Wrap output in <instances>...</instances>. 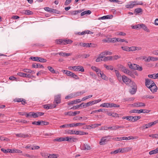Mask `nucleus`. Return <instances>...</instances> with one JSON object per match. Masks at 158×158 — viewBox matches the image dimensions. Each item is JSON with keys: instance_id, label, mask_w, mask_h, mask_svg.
I'll use <instances>...</instances> for the list:
<instances>
[{"instance_id": "f257e3e1", "label": "nucleus", "mask_w": 158, "mask_h": 158, "mask_svg": "<svg viewBox=\"0 0 158 158\" xmlns=\"http://www.w3.org/2000/svg\"><path fill=\"white\" fill-rule=\"evenodd\" d=\"M150 90L152 92H155L157 91V88L154 82L152 81L149 88Z\"/></svg>"}, {"instance_id": "f03ea898", "label": "nucleus", "mask_w": 158, "mask_h": 158, "mask_svg": "<svg viewBox=\"0 0 158 158\" xmlns=\"http://www.w3.org/2000/svg\"><path fill=\"white\" fill-rule=\"evenodd\" d=\"M122 80L123 82L127 85H129L131 82V80L125 75L122 76Z\"/></svg>"}, {"instance_id": "7ed1b4c3", "label": "nucleus", "mask_w": 158, "mask_h": 158, "mask_svg": "<svg viewBox=\"0 0 158 158\" xmlns=\"http://www.w3.org/2000/svg\"><path fill=\"white\" fill-rule=\"evenodd\" d=\"M61 101V96L60 95H57L55 96L53 103L56 105L60 103Z\"/></svg>"}, {"instance_id": "20e7f679", "label": "nucleus", "mask_w": 158, "mask_h": 158, "mask_svg": "<svg viewBox=\"0 0 158 158\" xmlns=\"http://www.w3.org/2000/svg\"><path fill=\"white\" fill-rule=\"evenodd\" d=\"M72 68L75 71H80L81 72H84V68L81 66H74Z\"/></svg>"}, {"instance_id": "39448f33", "label": "nucleus", "mask_w": 158, "mask_h": 158, "mask_svg": "<svg viewBox=\"0 0 158 158\" xmlns=\"http://www.w3.org/2000/svg\"><path fill=\"white\" fill-rule=\"evenodd\" d=\"M132 106L134 107H139L145 106L146 105L143 102H137L132 104Z\"/></svg>"}, {"instance_id": "423d86ee", "label": "nucleus", "mask_w": 158, "mask_h": 158, "mask_svg": "<svg viewBox=\"0 0 158 158\" xmlns=\"http://www.w3.org/2000/svg\"><path fill=\"white\" fill-rule=\"evenodd\" d=\"M58 54L60 56L63 57L65 56H71L72 55V53H66L65 52H58L57 53H56L55 55H57Z\"/></svg>"}, {"instance_id": "0eeeda50", "label": "nucleus", "mask_w": 158, "mask_h": 158, "mask_svg": "<svg viewBox=\"0 0 158 158\" xmlns=\"http://www.w3.org/2000/svg\"><path fill=\"white\" fill-rule=\"evenodd\" d=\"M123 127H124V126H121L115 125L112 127H108V128L110 129L111 130H116L118 128Z\"/></svg>"}, {"instance_id": "6e6552de", "label": "nucleus", "mask_w": 158, "mask_h": 158, "mask_svg": "<svg viewBox=\"0 0 158 158\" xmlns=\"http://www.w3.org/2000/svg\"><path fill=\"white\" fill-rule=\"evenodd\" d=\"M68 75H67L68 76H70L76 79H79V77L77 75L72 72L69 71V72H68Z\"/></svg>"}, {"instance_id": "1a4fd4ad", "label": "nucleus", "mask_w": 158, "mask_h": 158, "mask_svg": "<svg viewBox=\"0 0 158 158\" xmlns=\"http://www.w3.org/2000/svg\"><path fill=\"white\" fill-rule=\"evenodd\" d=\"M16 135L17 137H23V138L30 137L29 135H28L27 134H24L21 133H20L19 134H16Z\"/></svg>"}, {"instance_id": "9d476101", "label": "nucleus", "mask_w": 158, "mask_h": 158, "mask_svg": "<svg viewBox=\"0 0 158 158\" xmlns=\"http://www.w3.org/2000/svg\"><path fill=\"white\" fill-rule=\"evenodd\" d=\"M132 149L131 148L129 147L120 149V152H126L130 151L132 150Z\"/></svg>"}, {"instance_id": "9b49d317", "label": "nucleus", "mask_w": 158, "mask_h": 158, "mask_svg": "<svg viewBox=\"0 0 158 158\" xmlns=\"http://www.w3.org/2000/svg\"><path fill=\"white\" fill-rule=\"evenodd\" d=\"M138 26H140V28H142L145 31L148 32H150L147 26L144 24L143 23L138 24Z\"/></svg>"}, {"instance_id": "f8f14e48", "label": "nucleus", "mask_w": 158, "mask_h": 158, "mask_svg": "<svg viewBox=\"0 0 158 158\" xmlns=\"http://www.w3.org/2000/svg\"><path fill=\"white\" fill-rule=\"evenodd\" d=\"M134 3L133 2V1L130 2L129 4L125 5V7L128 9L132 8L135 6Z\"/></svg>"}, {"instance_id": "ddd939ff", "label": "nucleus", "mask_w": 158, "mask_h": 158, "mask_svg": "<svg viewBox=\"0 0 158 158\" xmlns=\"http://www.w3.org/2000/svg\"><path fill=\"white\" fill-rule=\"evenodd\" d=\"M142 48L140 47H138L135 46H132L129 47L130 51H134L136 50H140Z\"/></svg>"}, {"instance_id": "4468645a", "label": "nucleus", "mask_w": 158, "mask_h": 158, "mask_svg": "<svg viewBox=\"0 0 158 158\" xmlns=\"http://www.w3.org/2000/svg\"><path fill=\"white\" fill-rule=\"evenodd\" d=\"M152 81V80L151 79H146L145 80V85L147 86V87L149 89Z\"/></svg>"}, {"instance_id": "2eb2a0df", "label": "nucleus", "mask_w": 158, "mask_h": 158, "mask_svg": "<svg viewBox=\"0 0 158 158\" xmlns=\"http://www.w3.org/2000/svg\"><path fill=\"white\" fill-rule=\"evenodd\" d=\"M82 150H89L91 149V147L87 143H84L83 145Z\"/></svg>"}, {"instance_id": "dca6fc26", "label": "nucleus", "mask_w": 158, "mask_h": 158, "mask_svg": "<svg viewBox=\"0 0 158 158\" xmlns=\"http://www.w3.org/2000/svg\"><path fill=\"white\" fill-rule=\"evenodd\" d=\"M81 102V101L80 99H77L75 100H73L71 102H68V105H73L74 104H76Z\"/></svg>"}, {"instance_id": "f3484780", "label": "nucleus", "mask_w": 158, "mask_h": 158, "mask_svg": "<svg viewBox=\"0 0 158 158\" xmlns=\"http://www.w3.org/2000/svg\"><path fill=\"white\" fill-rule=\"evenodd\" d=\"M32 67L35 68H37L38 67L41 68H44V67L43 65H41L39 63H34L32 64Z\"/></svg>"}, {"instance_id": "a211bd4d", "label": "nucleus", "mask_w": 158, "mask_h": 158, "mask_svg": "<svg viewBox=\"0 0 158 158\" xmlns=\"http://www.w3.org/2000/svg\"><path fill=\"white\" fill-rule=\"evenodd\" d=\"M128 65L130 69L134 70L135 69L136 67L138 66V65L135 64H131V62L128 63Z\"/></svg>"}, {"instance_id": "6ab92c4d", "label": "nucleus", "mask_w": 158, "mask_h": 158, "mask_svg": "<svg viewBox=\"0 0 158 158\" xmlns=\"http://www.w3.org/2000/svg\"><path fill=\"white\" fill-rule=\"evenodd\" d=\"M143 109H140V110H136L134 109L132 110H130L129 111L130 113H137L139 114H140L142 113L143 112Z\"/></svg>"}, {"instance_id": "aec40b11", "label": "nucleus", "mask_w": 158, "mask_h": 158, "mask_svg": "<svg viewBox=\"0 0 158 158\" xmlns=\"http://www.w3.org/2000/svg\"><path fill=\"white\" fill-rule=\"evenodd\" d=\"M109 137V136H106L105 137H102L101 139V141L99 142V144L100 145H104L105 144V142L107 141L106 140V138Z\"/></svg>"}, {"instance_id": "412c9836", "label": "nucleus", "mask_w": 158, "mask_h": 158, "mask_svg": "<svg viewBox=\"0 0 158 158\" xmlns=\"http://www.w3.org/2000/svg\"><path fill=\"white\" fill-rule=\"evenodd\" d=\"M91 69L94 71H95L97 73L98 76H99V73L101 72V70L94 66H92Z\"/></svg>"}, {"instance_id": "4be33fe9", "label": "nucleus", "mask_w": 158, "mask_h": 158, "mask_svg": "<svg viewBox=\"0 0 158 158\" xmlns=\"http://www.w3.org/2000/svg\"><path fill=\"white\" fill-rule=\"evenodd\" d=\"M109 107H119L120 106L118 105L114 104L113 103H109Z\"/></svg>"}, {"instance_id": "5701e85b", "label": "nucleus", "mask_w": 158, "mask_h": 158, "mask_svg": "<svg viewBox=\"0 0 158 158\" xmlns=\"http://www.w3.org/2000/svg\"><path fill=\"white\" fill-rule=\"evenodd\" d=\"M113 17V16L112 15H107L106 16H102L101 18H100L99 19H107L111 18Z\"/></svg>"}, {"instance_id": "b1692460", "label": "nucleus", "mask_w": 158, "mask_h": 158, "mask_svg": "<svg viewBox=\"0 0 158 158\" xmlns=\"http://www.w3.org/2000/svg\"><path fill=\"white\" fill-rule=\"evenodd\" d=\"M158 153V148H156L154 150L150 151L149 153L150 155L156 154Z\"/></svg>"}, {"instance_id": "393cba45", "label": "nucleus", "mask_w": 158, "mask_h": 158, "mask_svg": "<svg viewBox=\"0 0 158 158\" xmlns=\"http://www.w3.org/2000/svg\"><path fill=\"white\" fill-rule=\"evenodd\" d=\"M113 59L112 56H109L107 57H104L103 56V61H107L110 60H112Z\"/></svg>"}, {"instance_id": "a878e982", "label": "nucleus", "mask_w": 158, "mask_h": 158, "mask_svg": "<svg viewBox=\"0 0 158 158\" xmlns=\"http://www.w3.org/2000/svg\"><path fill=\"white\" fill-rule=\"evenodd\" d=\"M63 44L66 45L67 44H71L73 42V41L70 40H63Z\"/></svg>"}, {"instance_id": "bb28decb", "label": "nucleus", "mask_w": 158, "mask_h": 158, "mask_svg": "<svg viewBox=\"0 0 158 158\" xmlns=\"http://www.w3.org/2000/svg\"><path fill=\"white\" fill-rule=\"evenodd\" d=\"M112 54V52H110L109 51H105L104 52H102L101 53V55L104 56L107 55H111Z\"/></svg>"}, {"instance_id": "cd10ccee", "label": "nucleus", "mask_w": 158, "mask_h": 158, "mask_svg": "<svg viewBox=\"0 0 158 158\" xmlns=\"http://www.w3.org/2000/svg\"><path fill=\"white\" fill-rule=\"evenodd\" d=\"M81 12V10H71L69 11V13L70 14L72 15H76L78 13H80Z\"/></svg>"}, {"instance_id": "c85d7f7f", "label": "nucleus", "mask_w": 158, "mask_h": 158, "mask_svg": "<svg viewBox=\"0 0 158 158\" xmlns=\"http://www.w3.org/2000/svg\"><path fill=\"white\" fill-rule=\"evenodd\" d=\"M119 139V140H129V139H128V138L126 137H117V138H113V139L115 140H117L116 139Z\"/></svg>"}, {"instance_id": "c756f323", "label": "nucleus", "mask_w": 158, "mask_h": 158, "mask_svg": "<svg viewBox=\"0 0 158 158\" xmlns=\"http://www.w3.org/2000/svg\"><path fill=\"white\" fill-rule=\"evenodd\" d=\"M78 140V139L74 137H70L69 138V142L70 143H73L76 142Z\"/></svg>"}, {"instance_id": "7c9ffc66", "label": "nucleus", "mask_w": 158, "mask_h": 158, "mask_svg": "<svg viewBox=\"0 0 158 158\" xmlns=\"http://www.w3.org/2000/svg\"><path fill=\"white\" fill-rule=\"evenodd\" d=\"M23 13L26 15H30L33 14L32 12L29 10H26L23 11Z\"/></svg>"}, {"instance_id": "2f4dec72", "label": "nucleus", "mask_w": 158, "mask_h": 158, "mask_svg": "<svg viewBox=\"0 0 158 158\" xmlns=\"http://www.w3.org/2000/svg\"><path fill=\"white\" fill-rule=\"evenodd\" d=\"M79 45L81 46L86 48L89 47L90 46L89 43H79Z\"/></svg>"}, {"instance_id": "473e14b6", "label": "nucleus", "mask_w": 158, "mask_h": 158, "mask_svg": "<svg viewBox=\"0 0 158 158\" xmlns=\"http://www.w3.org/2000/svg\"><path fill=\"white\" fill-rule=\"evenodd\" d=\"M150 123L147 124H145L143 125V126L140 127V128H142L143 130H144L145 129H147L148 127H149L151 126L150 124Z\"/></svg>"}, {"instance_id": "72a5a7b5", "label": "nucleus", "mask_w": 158, "mask_h": 158, "mask_svg": "<svg viewBox=\"0 0 158 158\" xmlns=\"http://www.w3.org/2000/svg\"><path fill=\"white\" fill-rule=\"evenodd\" d=\"M99 75H100L101 77L104 80H106L107 78L106 76L102 72H100L99 73Z\"/></svg>"}, {"instance_id": "f704fd0d", "label": "nucleus", "mask_w": 158, "mask_h": 158, "mask_svg": "<svg viewBox=\"0 0 158 158\" xmlns=\"http://www.w3.org/2000/svg\"><path fill=\"white\" fill-rule=\"evenodd\" d=\"M93 102L92 101H90L89 102H88L87 103H84V105H83V107H86L87 106H89L90 105H93Z\"/></svg>"}, {"instance_id": "c9c22d12", "label": "nucleus", "mask_w": 158, "mask_h": 158, "mask_svg": "<svg viewBox=\"0 0 158 158\" xmlns=\"http://www.w3.org/2000/svg\"><path fill=\"white\" fill-rule=\"evenodd\" d=\"M103 56L101 55V53L100 55V56L98 57L96 60V62H100L103 61Z\"/></svg>"}, {"instance_id": "e433bc0d", "label": "nucleus", "mask_w": 158, "mask_h": 158, "mask_svg": "<svg viewBox=\"0 0 158 158\" xmlns=\"http://www.w3.org/2000/svg\"><path fill=\"white\" fill-rule=\"evenodd\" d=\"M71 124H73V127H77L78 126H80L82 125H85V123H72Z\"/></svg>"}, {"instance_id": "4c0bfd02", "label": "nucleus", "mask_w": 158, "mask_h": 158, "mask_svg": "<svg viewBox=\"0 0 158 158\" xmlns=\"http://www.w3.org/2000/svg\"><path fill=\"white\" fill-rule=\"evenodd\" d=\"M75 131L67 130L65 131V133L67 134H75Z\"/></svg>"}, {"instance_id": "58836bf2", "label": "nucleus", "mask_w": 158, "mask_h": 158, "mask_svg": "<svg viewBox=\"0 0 158 158\" xmlns=\"http://www.w3.org/2000/svg\"><path fill=\"white\" fill-rule=\"evenodd\" d=\"M64 137H60L55 139H54V141H57L58 142L64 141Z\"/></svg>"}, {"instance_id": "ea45409f", "label": "nucleus", "mask_w": 158, "mask_h": 158, "mask_svg": "<svg viewBox=\"0 0 158 158\" xmlns=\"http://www.w3.org/2000/svg\"><path fill=\"white\" fill-rule=\"evenodd\" d=\"M104 66L108 70H112L114 69L113 67L111 65H107L106 64H104Z\"/></svg>"}, {"instance_id": "a19ab883", "label": "nucleus", "mask_w": 158, "mask_h": 158, "mask_svg": "<svg viewBox=\"0 0 158 158\" xmlns=\"http://www.w3.org/2000/svg\"><path fill=\"white\" fill-rule=\"evenodd\" d=\"M58 156V155L53 154L49 155L48 157V158H57Z\"/></svg>"}, {"instance_id": "79ce46f5", "label": "nucleus", "mask_w": 158, "mask_h": 158, "mask_svg": "<svg viewBox=\"0 0 158 158\" xmlns=\"http://www.w3.org/2000/svg\"><path fill=\"white\" fill-rule=\"evenodd\" d=\"M73 124H65L64 125H61L60 126V128H64V127H67L68 126H69L70 127H73Z\"/></svg>"}, {"instance_id": "37998d69", "label": "nucleus", "mask_w": 158, "mask_h": 158, "mask_svg": "<svg viewBox=\"0 0 158 158\" xmlns=\"http://www.w3.org/2000/svg\"><path fill=\"white\" fill-rule=\"evenodd\" d=\"M121 48L124 51L127 52H130L129 47L122 46L121 47Z\"/></svg>"}, {"instance_id": "c03bdc74", "label": "nucleus", "mask_w": 158, "mask_h": 158, "mask_svg": "<svg viewBox=\"0 0 158 158\" xmlns=\"http://www.w3.org/2000/svg\"><path fill=\"white\" fill-rule=\"evenodd\" d=\"M141 117L139 116H132V122H135L139 119Z\"/></svg>"}, {"instance_id": "a18cd8bd", "label": "nucleus", "mask_w": 158, "mask_h": 158, "mask_svg": "<svg viewBox=\"0 0 158 158\" xmlns=\"http://www.w3.org/2000/svg\"><path fill=\"white\" fill-rule=\"evenodd\" d=\"M84 134H85V132H84V131H75V134L76 135H84Z\"/></svg>"}, {"instance_id": "49530a36", "label": "nucleus", "mask_w": 158, "mask_h": 158, "mask_svg": "<svg viewBox=\"0 0 158 158\" xmlns=\"http://www.w3.org/2000/svg\"><path fill=\"white\" fill-rule=\"evenodd\" d=\"M90 55L89 54H83L81 55H79L78 56L79 57H82L83 58H86L89 56Z\"/></svg>"}, {"instance_id": "de8ad7c7", "label": "nucleus", "mask_w": 158, "mask_h": 158, "mask_svg": "<svg viewBox=\"0 0 158 158\" xmlns=\"http://www.w3.org/2000/svg\"><path fill=\"white\" fill-rule=\"evenodd\" d=\"M48 69L52 73H55V71L53 68L50 66H48Z\"/></svg>"}, {"instance_id": "09e8293b", "label": "nucleus", "mask_w": 158, "mask_h": 158, "mask_svg": "<svg viewBox=\"0 0 158 158\" xmlns=\"http://www.w3.org/2000/svg\"><path fill=\"white\" fill-rule=\"evenodd\" d=\"M38 61L40 62L45 63L47 61V60L46 59L42 58L39 57Z\"/></svg>"}, {"instance_id": "8fccbe9b", "label": "nucleus", "mask_w": 158, "mask_h": 158, "mask_svg": "<svg viewBox=\"0 0 158 158\" xmlns=\"http://www.w3.org/2000/svg\"><path fill=\"white\" fill-rule=\"evenodd\" d=\"M109 103H103L100 105V107H109V105H108Z\"/></svg>"}, {"instance_id": "3c124183", "label": "nucleus", "mask_w": 158, "mask_h": 158, "mask_svg": "<svg viewBox=\"0 0 158 158\" xmlns=\"http://www.w3.org/2000/svg\"><path fill=\"white\" fill-rule=\"evenodd\" d=\"M40 123L41 124L40 125L43 126V125H47L49 124V123L48 122L44 121H40Z\"/></svg>"}, {"instance_id": "603ef678", "label": "nucleus", "mask_w": 158, "mask_h": 158, "mask_svg": "<svg viewBox=\"0 0 158 158\" xmlns=\"http://www.w3.org/2000/svg\"><path fill=\"white\" fill-rule=\"evenodd\" d=\"M30 59L32 60L33 61H38L39 59V57H33L31 56Z\"/></svg>"}, {"instance_id": "864d4df0", "label": "nucleus", "mask_w": 158, "mask_h": 158, "mask_svg": "<svg viewBox=\"0 0 158 158\" xmlns=\"http://www.w3.org/2000/svg\"><path fill=\"white\" fill-rule=\"evenodd\" d=\"M63 40L61 39H60L59 40H56V43L58 44H63Z\"/></svg>"}, {"instance_id": "5fc2aeb1", "label": "nucleus", "mask_w": 158, "mask_h": 158, "mask_svg": "<svg viewBox=\"0 0 158 158\" xmlns=\"http://www.w3.org/2000/svg\"><path fill=\"white\" fill-rule=\"evenodd\" d=\"M136 88L135 87H133L132 88L131 90L130 91V92L131 94H134L136 92Z\"/></svg>"}, {"instance_id": "6e6d98bb", "label": "nucleus", "mask_w": 158, "mask_h": 158, "mask_svg": "<svg viewBox=\"0 0 158 158\" xmlns=\"http://www.w3.org/2000/svg\"><path fill=\"white\" fill-rule=\"evenodd\" d=\"M40 121H39L37 122L34 121L32 122V124L33 125H35L37 126H40Z\"/></svg>"}, {"instance_id": "4d7b16f0", "label": "nucleus", "mask_w": 158, "mask_h": 158, "mask_svg": "<svg viewBox=\"0 0 158 158\" xmlns=\"http://www.w3.org/2000/svg\"><path fill=\"white\" fill-rule=\"evenodd\" d=\"M17 75L20 77H26L25 75H26L25 73H24L22 72L18 73H17Z\"/></svg>"}, {"instance_id": "13d9d810", "label": "nucleus", "mask_w": 158, "mask_h": 158, "mask_svg": "<svg viewBox=\"0 0 158 158\" xmlns=\"http://www.w3.org/2000/svg\"><path fill=\"white\" fill-rule=\"evenodd\" d=\"M51 12L57 14H58L60 13L59 11H58L56 9H53L52 8Z\"/></svg>"}, {"instance_id": "bf43d9fd", "label": "nucleus", "mask_w": 158, "mask_h": 158, "mask_svg": "<svg viewBox=\"0 0 158 158\" xmlns=\"http://www.w3.org/2000/svg\"><path fill=\"white\" fill-rule=\"evenodd\" d=\"M22 151L16 149H13V153H22Z\"/></svg>"}, {"instance_id": "052dcab7", "label": "nucleus", "mask_w": 158, "mask_h": 158, "mask_svg": "<svg viewBox=\"0 0 158 158\" xmlns=\"http://www.w3.org/2000/svg\"><path fill=\"white\" fill-rule=\"evenodd\" d=\"M135 12L137 13H139L142 11V9L140 8L136 9L135 10Z\"/></svg>"}, {"instance_id": "680f3d73", "label": "nucleus", "mask_w": 158, "mask_h": 158, "mask_svg": "<svg viewBox=\"0 0 158 158\" xmlns=\"http://www.w3.org/2000/svg\"><path fill=\"white\" fill-rule=\"evenodd\" d=\"M23 98H16L14 100L15 102H21L22 101H23Z\"/></svg>"}, {"instance_id": "e2e57ef3", "label": "nucleus", "mask_w": 158, "mask_h": 158, "mask_svg": "<svg viewBox=\"0 0 158 158\" xmlns=\"http://www.w3.org/2000/svg\"><path fill=\"white\" fill-rule=\"evenodd\" d=\"M0 140L1 141H8L9 140V139L8 138H5L2 136H0Z\"/></svg>"}, {"instance_id": "0e129e2a", "label": "nucleus", "mask_w": 158, "mask_h": 158, "mask_svg": "<svg viewBox=\"0 0 158 158\" xmlns=\"http://www.w3.org/2000/svg\"><path fill=\"white\" fill-rule=\"evenodd\" d=\"M133 2H135V6L137 5H142L143 4V3L141 2H137V1H134Z\"/></svg>"}, {"instance_id": "69168bd1", "label": "nucleus", "mask_w": 158, "mask_h": 158, "mask_svg": "<svg viewBox=\"0 0 158 158\" xmlns=\"http://www.w3.org/2000/svg\"><path fill=\"white\" fill-rule=\"evenodd\" d=\"M129 71L128 69H127L125 67H124V69H123L122 70V71L123 72H124V73L127 74L128 73V72Z\"/></svg>"}, {"instance_id": "338daca9", "label": "nucleus", "mask_w": 158, "mask_h": 158, "mask_svg": "<svg viewBox=\"0 0 158 158\" xmlns=\"http://www.w3.org/2000/svg\"><path fill=\"white\" fill-rule=\"evenodd\" d=\"M41 155L43 157L46 158H48V154L45 153H41Z\"/></svg>"}, {"instance_id": "774afa93", "label": "nucleus", "mask_w": 158, "mask_h": 158, "mask_svg": "<svg viewBox=\"0 0 158 158\" xmlns=\"http://www.w3.org/2000/svg\"><path fill=\"white\" fill-rule=\"evenodd\" d=\"M150 137L155 138H158V134H156L154 135H149Z\"/></svg>"}]
</instances>
